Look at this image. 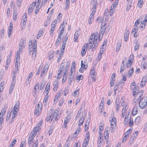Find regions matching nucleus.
Wrapping results in <instances>:
<instances>
[{"label": "nucleus", "instance_id": "nucleus-63", "mask_svg": "<svg viewBox=\"0 0 147 147\" xmlns=\"http://www.w3.org/2000/svg\"><path fill=\"white\" fill-rule=\"evenodd\" d=\"M147 22V19H145L144 20H143L141 22V24H144V28L145 26V25L146 24Z\"/></svg>", "mask_w": 147, "mask_h": 147}, {"label": "nucleus", "instance_id": "nucleus-64", "mask_svg": "<svg viewBox=\"0 0 147 147\" xmlns=\"http://www.w3.org/2000/svg\"><path fill=\"white\" fill-rule=\"evenodd\" d=\"M88 47V45L87 44H84L82 47V49L87 50Z\"/></svg>", "mask_w": 147, "mask_h": 147}, {"label": "nucleus", "instance_id": "nucleus-54", "mask_svg": "<svg viewBox=\"0 0 147 147\" xmlns=\"http://www.w3.org/2000/svg\"><path fill=\"white\" fill-rule=\"evenodd\" d=\"M87 50L82 49L81 51V54L82 56H83L86 54Z\"/></svg>", "mask_w": 147, "mask_h": 147}, {"label": "nucleus", "instance_id": "nucleus-17", "mask_svg": "<svg viewBox=\"0 0 147 147\" xmlns=\"http://www.w3.org/2000/svg\"><path fill=\"white\" fill-rule=\"evenodd\" d=\"M143 93V90H142L141 91H140L139 92L138 91L137 93H136V95L137 96H139V98H138V99H140L141 98V96L142 95Z\"/></svg>", "mask_w": 147, "mask_h": 147}, {"label": "nucleus", "instance_id": "nucleus-23", "mask_svg": "<svg viewBox=\"0 0 147 147\" xmlns=\"http://www.w3.org/2000/svg\"><path fill=\"white\" fill-rule=\"evenodd\" d=\"M111 130H112L113 129H114L116 127V123L112 122H111Z\"/></svg>", "mask_w": 147, "mask_h": 147}, {"label": "nucleus", "instance_id": "nucleus-58", "mask_svg": "<svg viewBox=\"0 0 147 147\" xmlns=\"http://www.w3.org/2000/svg\"><path fill=\"white\" fill-rule=\"evenodd\" d=\"M11 115H12V114H11V113L10 114H9V113H8L7 114V116H6V121H8V120L9 119V118L10 116Z\"/></svg>", "mask_w": 147, "mask_h": 147}, {"label": "nucleus", "instance_id": "nucleus-1", "mask_svg": "<svg viewBox=\"0 0 147 147\" xmlns=\"http://www.w3.org/2000/svg\"><path fill=\"white\" fill-rule=\"evenodd\" d=\"M139 102L140 107L142 109L146 107L147 105V98L146 97H142L140 98Z\"/></svg>", "mask_w": 147, "mask_h": 147}, {"label": "nucleus", "instance_id": "nucleus-53", "mask_svg": "<svg viewBox=\"0 0 147 147\" xmlns=\"http://www.w3.org/2000/svg\"><path fill=\"white\" fill-rule=\"evenodd\" d=\"M134 69L132 67L131 69L129 70L128 71V74L130 75H131L134 72Z\"/></svg>", "mask_w": 147, "mask_h": 147}, {"label": "nucleus", "instance_id": "nucleus-21", "mask_svg": "<svg viewBox=\"0 0 147 147\" xmlns=\"http://www.w3.org/2000/svg\"><path fill=\"white\" fill-rule=\"evenodd\" d=\"M41 6H40L38 4L36 6V9L35 11V13L36 14H37L39 12V10L41 8Z\"/></svg>", "mask_w": 147, "mask_h": 147}, {"label": "nucleus", "instance_id": "nucleus-51", "mask_svg": "<svg viewBox=\"0 0 147 147\" xmlns=\"http://www.w3.org/2000/svg\"><path fill=\"white\" fill-rule=\"evenodd\" d=\"M59 98V97L57 96V95L55 96L54 100V104H55L57 102Z\"/></svg>", "mask_w": 147, "mask_h": 147}, {"label": "nucleus", "instance_id": "nucleus-20", "mask_svg": "<svg viewBox=\"0 0 147 147\" xmlns=\"http://www.w3.org/2000/svg\"><path fill=\"white\" fill-rule=\"evenodd\" d=\"M48 92L47 93L45 97L44 98L43 100L44 105L45 106H46L47 105V100L48 97Z\"/></svg>", "mask_w": 147, "mask_h": 147}, {"label": "nucleus", "instance_id": "nucleus-14", "mask_svg": "<svg viewBox=\"0 0 147 147\" xmlns=\"http://www.w3.org/2000/svg\"><path fill=\"white\" fill-rule=\"evenodd\" d=\"M120 102L119 100H117V99L115 101V108L116 110L118 112L119 111V109L120 106H119Z\"/></svg>", "mask_w": 147, "mask_h": 147}, {"label": "nucleus", "instance_id": "nucleus-35", "mask_svg": "<svg viewBox=\"0 0 147 147\" xmlns=\"http://www.w3.org/2000/svg\"><path fill=\"white\" fill-rule=\"evenodd\" d=\"M119 0H116L115 1L114 3L112 4L113 6V8H114L115 7H116L118 5V3H119Z\"/></svg>", "mask_w": 147, "mask_h": 147}, {"label": "nucleus", "instance_id": "nucleus-62", "mask_svg": "<svg viewBox=\"0 0 147 147\" xmlns=\"http://www.w3.org/2000/svg\"><path fill=\"white\" fill-rule=\"evenodd\" d=\"M64 102L63 98L61 99L59 101V105L60 106H61Z\"/></svg>", "mask_w": 147, "mask_h": 147}, {"label": "nucleus", "instance_id": "nucleus-31", "mask_svg": "<svg viewBox=\"0 0 147 147\" xmlns=\"http://www.w3.org/2000/svg\"><path fill=\"white\" fill-rule=\"evenodd\" d=\"M32 75H33V72H31L29 74V76L28 77L27 79H26V80L28 81V83H29L31 81V80H30V81L29 80V79L31 78L32 77Z\"/></svg>", "mask_w": 147, "mask_h": 147}, {"label": "nucleus", "instance_id": "nucleus-32", "mask_svg": "<svg viewBox=\"0 0 147 147\" xmlns=\"http://www.w3.org/2000/svg\"><path fill=\"white\" fill-rule=\"evenodd\" d=\"M22 20H23V21L22 22V24L23 25H22L21 26L22 28H24L25 27L27 19L22 18Z\"/></svg>", "mask_w": 147, "mask_h": 147}, {"label": "nucleus", "instance_id": "nucleus-13", "mask_svg": "<svg viewBox=\"0 0 147 147\" xmlns=\"http://www.w3.org/2000/svg\"><path fill=\"white\" fill-rule=\"evenodd\" d=\"M67 71L66 70L65 72H64V74L63 76L62 80V82L63 83H64L66 81L67 77V74H66Z\"/></svg>", "mask_w": 147, "mask_h": 147}, {"label": "nucleus", "instance_id": "nucleus-6", "mask_svg": "<svg viewBox=\"0 0 147 147\" xmlns=\"http://www.w3.org/2000/svg\"><path fill=\"white\" fill-rule=\"evenodd\" d=\"M97 4V1H96L94 3H93V5L92 9V14H94L96 11V6Z\"/></svg>", "mask_w": 147, "mask_h": 147}, {"label": "nucleus", "instance_id": "nucleus-46", "mask_svg": "<svg viewBox=\"0 0 147 147\" xmlns=\"http://www.w3.org/2000/svg\"><path fill=\"white\" fill-rule=\"evenodd\" d=\"M79 89L75 91L74 93L73 96L75 97L77 95H78L79 94Z\"/></svg>", "mask_w": 147, "mask_h": 147}, {"label": "nucleus", "instance_id": "nucleus-27", "mask_svg": "<svg viewBox=\"0 0 147 147\" xmlns=\"http://www.w3.org/2000/svg\"><path fill=\"white\" fill-rule=\"evenodd\" d=\"M59 84L58 83V82L56 80H55L54 83V90H57V89L58 88V86Z\"/></svg>", "mask_w": 147, "mask_h": 147}, {"label": "nucleus", "instance_id": "nucleus-47", "mask_svg": "<svg viewBox=\"0 0 147 147\" xmlns=\"http://www.w3.org/2000/svg\"><path fill=\"white\" fill-rule=\"evenodd\" d=\"M28 44V48H32L33 46H32V40L29 41Z\"/></svg>", "mask_w": 147, "mask_h": 147}, {"label": "nucleus", "instance_id": "nucleus-26", "mask_svg": "<svg viewBox=\"0 0 147 147\" xmlns=\"http://www.w3.org/2000/svg\"><path fill=\"white\" fill-rule=\"evenodd\" d=\"M141 121L140 117L139 116L137 117L135 119L134 122L136 123V124H138Z\"/></svg>", "mask_w": 147, "mask_h": 147}, {"label": "nucleus", "instance_id": "nucleus-24", "mask_svg": "<svg viewBox=\"0 0 147 147\" xmlns=\"http://www.w3.org/2000/svg\"><path fill=\"white\" fill-rule=\"evenodd\" d=\"M79 35L78 33V31H76L74 35V41L75 42H76V40L78 39Z\"/></svg>", "mask_w": 147, "mask_h": 147}, {"label": "nucleus", "instance_id": "nucleus-22", "mask_svg": "<svg viewBox=\"0 0 147 147\" xmlns=\"http://www.w3.org/2000/svg\"><path fill=\"white\" fill-rule=\"evenodd\" d=\"M36 53V49H32V57L35 59Z\"/></svg>", "mask_w": 147, "mask_h": 147}, {"label": "nucleus", "instance_id": "nucleus-9", "mask_svg": "<svg viewBox=\"0 0 147 147\" xmlns=\"http://www.w3.org/2000/svg\"><path fill=\"white\" fill-rule=\"evenodd\" d=\"M129 35V31L128 30L126 31L124 35V39L125 41H127L128 40V36Z\"/></svg>", "mask_w": 147, "mask_h": 147}, {"label": "nucleus", "instance_id": "nucleus-4", "mask_svg": "<svg viewBox=\"0 0 147 147\" xmlns=\"http://www.w3.org/2000/svg\"><path fill=\"white\" fill-rule=\"evenodd\" d=\"M97 40V38H96L95 41H94L93 42V44L92 43L90 44V49H92V50L93 51L95 50V49L98 46Z\"/></svg>", "mask_w": 147, "mask_h": 147}, {"label": "nucleus", "instance_id": "nucleus-43", "mask_svg": "<svg viewBox=\"0 0 147 147\" xmlns=\"http://www.w3.org/2000/svg\"><path fill=\"white\" fill-rule=\"evenodd\" d=\"M70 63V61H68L66 65V67L65 68V70L64 72H65L66 70L67 71V72L68 70V67L69 66V64Z\"/></svg>", "mask_w": 147, "mask_h": 147}, {"label": "nucleus", "instance_id": "nucleus-49", "mask_svg": "<svg viewBox=\"0 0 147 147\" xmlns=\"http://www.w3.org/2000/svg\"><path fill=\"white\" fill-rule=\"evenodd\" d=\"M131 129H129L125 133V135L128 136L129 137V135L131 133Z\"/></svg>", "mask_w": 147, "mask_h": 147}, {"label": "nucleus", "instance_id": "nucleus-8", "mask_svg": "<svg viewBox=\"0 0 147 147\" xmlns=\"http://www.w3.org/2000/svg\"><path fill=\"white\" fill-rule=\"evenodd\" d=\"M57 115H56L54 114H53L51 115V121H57L58 120V118L57 117Z\"/></svg>", "mask_w": 147, "mask_h": 147}, {"label": "nucleus", "instance_id": "nucleus-33", "mask_svg": "<svg viewBox=\"0 0 147 147\" xmlns=\"http://www.w3.org/2000/svg\"><path fill=\"white\" fill-rule=\"evenodd\" d=\"M84 117L83 116L82 118L80 119L78 123L79 126H80L82 124L84 119Z\"/></svg>", "mask_w": 147, "mask_h": 147}, {"label": "nucleus", "instance_id": "nucleus-10", "mask_svg": "<svg viewBox=\"0 0 147 147\" xmlns=\"http://www.w3.org/2000/svg\"><path fill=\"white\" fill-rule=\"evenodd\" d=\"M34 3L33 2L32 3V4H31L30 5V7L28 9V13L29 15H30L31 13L32 12L33 9V7L34 6V5H33Z\"/></svg>", "mask_w": 147, "mask_h": 147}, {"label": "nucleus", "instance_id": "nucleus-18", "mask_svg": "<svg viewBox=\"0 0 147 147\" xmlns=\"http://www.w3.org/2000/svg\"><path fill=\"white\" fill-rule=\"evenodd\" d=\"M40 129V127H34L32 131V132L31 133H36V134L37 132Z\"/></svg>", "mask_w": 147, "mask_h": 147}, {"label": "nucleus", "instance_id": "nucleus-37", "mask_svg": "<svg viewBox=\"0 0 147 147\" xmlns=\"http://www.w3.org/2000/svg\"><path fill=\"white\" fill-rule=\"evenodd\" d=\"M133 95L134 96L135 95H136V93H137V92L138 91V90H137V88L136 87H134L133 89Z\"/></svg>", "mask_w": 147, "mask_h": 147}, {"label": "nucleus", "instance_id": "nucleus-48", "mask_svg": "<svg viewBox=\"0 0 147 147\" xmlns=\"http://www.w3.org/2000/svg\"><path fill=\"white\" fill-rule=\"evenodd\" d=\"M137 110L136 109V108H134L133 111L132 115L133 116L135 115L137 113Z\"/></svg>", "mask_w": 147, "mask_h": 147}, {"label": "nucleus", "instance_id": "nucleus-38", "mask_svg": "<svg viewBox=\"0 0 147 147\" xmlns=\"http://www.w3.org/2000/svg\"><path fill=\"white\" fill-rule=\"evenodd\" d=\"M81 66L82 67H83V68L85 69H87V65L83 63V61L82 60L81 61Z\"/></svg>", "mask_w": 147, "mask_h": 147}, {"label": "nucleus", "instance_id": "nucleus-61", "mask_svg": "<svg viewBox=\"0 0 147 147\" xmlns=\"http://www.w3.org/2000/svg\"><path fill=\"white\" fill-rule=\"evenodd\" d=\"M38 144V140H37L35 141L34 144L33 145L32 147H37Z\"/></svg>", "mask_w": 147, "mask_h": 147}, {"label": "nucleus", "instance_id": "nucleus-55", "mask_svg": "<svg viewBox=\"0 0 147 147\" xmlns=\"http://www.w3.org/2000/svg\"><path fill=\"white\" fill-rule=\"evenodd\" d=\"M89 135L90 134L89 133V132H88L86 134V137H85V140H89Z\"/></svg>", "mask_w": 147, "mask_h": 147}, {"label": "nucleus", "instance_id": "nucleus-57", "mask_svg": "<svg viewBox=\"0 0 147 147\" xmlns=\"http://www.w3.org/2000/svg\"><path fill=\"white\" fill-rule=\"evenodd\" d=\"M42 67L40 66V67H39L38 69V71L36 73V75L38 74L40 72L41 70L42 69Z\"/></svg>", "mask_w": 147, "mask_h": 147}, {"label": "nucleus", "instance_id": "nucleus-40", "mask_svg": "<svg viewBox=\"0 0 147 147\" xmlns=\"http://www.w3.org/2000/svg\"><path fill=\"white\" fill-rule=\"evenodd\" d=\"M57 20H54L52 22L51 24V27H54L55 28V24H57Z\"/></svg>", "mask_w": 147, "mask_h": 147}, {"label": "nucleus", "instance_id": "nucleus-29", "mask_svg": "<svg viewBox=\"0 0 147 147\" xmlns=\"http://www.w3.org/2000/svg\"><path fill=\"white\" fill-rule=\"evenodd\" d=\"M123 77L122 79L120 81V83L121 84H123L124 83L125 81L126 80V76H124V75H123Z\"/></svg>", "mask_w": 147, "mask_h": 147}, {"label": "nucleus", "instance_id": "nucleus-34", "mask_svg": "<svg viewBox=\"0 0 147 147\" xmlns=\"http://www.w3.org/2000/svg\"><path fill=\"white\" fill-rule=\"evenodd\" d=\"M42 30H40L37 36V38L38 39V38H40L41 36L42 35L43 33H42Z\"/></svg>", "mask_w": 147, "mask_h": 147}, {"label": "nucleus", "instance_id": "nucleus-36", "mask_svg": "<svg viewBox=\"0 0 147 147\" xmlns=\"http://www.w3.org/2000/svg\"><path fill=\"white\" fill-rule=\"evenodd\" d=\"M121 46V43L120 42L118 43L117 45V47L116 48V52H118L119 51L120 49V47Z\"/></svg>", "mask_w": 147, "mask_h": 147}, {"label": "nucleus", "instance_id": "nucleus-42", "mask_svg": "<svg viewBox=\"0 0 147 147\" xmlns=\"http://www.w3.org/2000/svg\"><path fill=\"white\" fill-rule=\"evenodd\" d=\"M73 76L72 75H69V84H71V82L73 80Z\"/></svg>", "mask_w": 147, "mask_h": 147}, {"label": "nucleus", "instance_id": "nucleus-56", "mask_svg": "<svg viewBox=\"0 0 147 147\" xmlns=\"http://www.w3.org/2000/svg\"><path fill=\"white\" fill-rule=\"evenodd\" d=\"M53 127L52 126H51L49 129V135H50L51 134H52L53 131Z\"/></svg>", "mask_w": 147, "mask_h": 147}, {"label": "nucleus", "instance_id": "nucleus-50", "mask_svg": "<svg viewBox=\"0 0 147 147\" xmlns=\"http://www.w3.org/2000/svg\"><path fill=\"white\" fill-rule=\"evenodd\" d=\"M94 34V35H96V38H97V40L98 39V36L99 37V41H100L101 40V38H100V35L101 36V35L99 34V35H98V33L97 32H96L95 34Z\"/></svg>", "mask_w": 147, "mask_h": 147}, {"label": "nucleus", "instance_id": "nucleus-30", "mask_svg": "<svg viewBox=\"0 0 147 147\" xmlns=\"http://www.w3.org/2000/svg\"><path fill=\"white\" fill-rule=\"evenodd\" d=\"M18 15L17 11L14 10L13 12V18L15 20L17 18V15Z\"/></svg>", "mask_w": 147, "mask_h": 147}, {"label": "nucleus", "instance_id": "nucleus-12", "mask_svg": "<svg viewBox=\"0 0 147 147\" xmlns=\"http://www.w3.org/2000/svg\"><path fill=\"white\" fill-rule=\"evenodd\" d=\"M41 107H40L39 109H36L34 111V114L35 115H36V116H38L40 114V112L41 111Z\"/></svg>", "mask_w": 147, "mask_h": 147}, {"label": "nucleus", "instance_id": "nucleus-41", "mask_svg": "<svg viewBox=\"0 0 147 147\" xmlns=\"http://www.w3.org/2000/svg\"><path fill=\"white\" fill-rule=\"evenodd\" d=\"M61 39L57 38L55 43V45L56 46H57L60 44L61 42Z\"/></svg>", "mask_w": 147, "mask_h": 147}, {"label": "nucleus", "instance_id": "nucleus-28", "mask_svg": "<svg viewBox=\"0 0 147 147\" xmlns=\"http://www.w3.org/2000/svg\"><path fill=\"white\" fill-rule=\"evenodd\" d=\"M143 3V0H138V5L139 8H140L142 7Z\"/></svg>", "mask_w": 147, "mask_h": 147}, {"label": "nucleus", "instance_id": "nucleus-39", "mask_svg": "<svg viewBox=\"0 0 147 147\" xmlns=\"http://www.w3.org/2000/svg\"><path fill=\"white\" fill-rule=\"evenodd\" d=\"M17 55H16V61H18L20 60V52L18 51L17 52Z\"/></svg>", "mask_w": 147, "mask_h": 147}, {"label": "nucleus", "instance_id": "nucleus-60", "mask_svg": "<svg viewBox=\"0 0 147 147\" xmlns=\"http://www.w3.org/2000/svg\"><path fill=\"white\" fill-rule=\"evenodd\" d=\"M37 48V43L36 41H35L34 42L33 45V47L32 49H36Z\"/></svg>", "mask_w": 147, "mask_h": 147}, {"label": "nucleus", "instance_id": "nucleus-16", "mask_svg": "<svg viewBox=\"0 0 147 147\" xmlns=\"http://www.w3.org/2000/svg\"><path fill=\"white\" fill-rule=\"evenodd\" d=\"M47 67H46V65H45V66H44L43 69L42 71V72L41 74L40 75V76H44V74H43L45 72V71H46L47 72V71L48 67V65L47 64Z\"/></svg>", "mask_w": 147, "mask_h": 147}, {"label": "nucleus", "instance_id": "nucleus-19", "mask_svg": "<svg viewBox=\"0 0 147 147\" xmlns=\"http://www.w3.org/2000/svg\"><path fill=\"white\" fill-rule=\"evenodd\" d=\"M94 15V14H92V12H91V14L89 18L88 22L90 24H91L92 21L93 20Z\"/></svg>", "mask_w": 147, "mask_h": 147}, {"label": "nucleus", "instance_id": "nucleus-52", "mask_svg": "<svg viewBox=\"0 0 147 147\" xmlns=\"http://www.w3.org/2000/svg\"><path fill=\"white\" fill-rule=\"evenodd\" d=\"M13 28H9L8 31V36L9 37L11 35V33L12 31Z\"/></svg>", "mask_w": 147, "mask_h": 147}, {"label": "nucleus", "instance_id": "nucleus-59", "mask_svg": "<svg viewBox=\"0 0 147 147\" xmlns=\"http://www.w3.org/2000/svg\"><path fill=\"white\" fill-rule=\"evenodd\" d=\"M142 81L145 83L147 81V77L146 76L143 77L142 79Z\"/></svg>", "mask_w": 147, "mask_h": 147}, {"label": "nucleus", "instance_id": "nucleus-7", "mask_svg": "<svg viewBox=\"0 0 147 147\" xmlns=\"http://www.w3.org/2000/svg\"><path fill=\"white\" fill-rule=\"evenodd\" d=\"M96 35H94L93 34H92L90 36L89 44V45L92 43L94 41H95L96 39Z\"/></svg>", "mask_w": 147, "mask_h": 147}, {"label": "nucleus", "instance_id": "nucleus-15", "mask_svg": "<svg viewBox=\"0 0 147 147\" xmlns=\"http://www.w3.org/2000/svg\"><path fill=\"white\" fill-rule=\"evenodd\" d=\"M70 119V116L69 115H68L65 118L64 124H67L69 121Z\"/></svg>", "mask_w": 147, "mask_h": 147}, {"label": "nucleus", "instance_id": "nucleus-45", "mask_svg": "<svg viewBox=\"0 0 147 147\" xmlns=\"http://www.w3.org/2000/svg\"><path fill=\"white\" fill-rule=\"evenodd\" d=\"M115 80L114 79H112L110 82V84L111 86H112L114 84Z\"/></svg>", "mask_w": 147, "mask_h": 147}, {"label": "nucleus", "instance_id": "nucleus-11", "mask_svg": "<svg viewBox=\"0 0 147 147\" xmlns=\"http://www.w3.org/2000/svg\"><path fill=\"white\" fill-rule=\"evenodd\" d=\"M36 135V133H31L30 135L29 136L28 138V140H30L31 141H34V139Z\"/></svg>", "mask_w": 147, "mask_h": 147}, {"label": "nucleus", "instance_id": "nucleus-25", "mask_svg": "<svg viewBox=\"0 0 147 147\" xmlns=\"http://www.w3.org/2000/svg\"><path fill=\"white\" fill-rule=\"evenodd\" d=\"M14 84L13 82H11V86L10 87V88L9 91V93H11L13 90V88L14 87Z\"/></svg>", "mask_w": 147, "mask_h": 147}, {"label": "nucleus", "instance_id": "nucleus-44", "mask_svg": "<svg viewBox=\"0 0 147 147\" xmlns=\"http://www.w3.org/2000/svg\"><path fill=\"white\" fill-rule=\"evenodd\" d=\"M129 137L128 136L125 135V136L123 137L122 142L123 143Z\"/></svg>", "mask_w": 147, "mask_h": 147}, {"label": "nucleus", "instance_id": "nucleus-2", "mask_svg": "<svg viewBox=\"0 0 147 147\" xmlns=\"http://www.w3.org/2000/svg\"><path fill=\"white\" fill-rule=\"evenodd\" d=\"M20 103L18 102H16L13 108V110L11 111V114L12 115V119L15 118L16 116L17 115L18 110L19 108Z\"/></svg>", "mask_w": 147, "mask_h": 147}, {"label": "nucleus", "instance_id": "nucleus-5", "mask_svg": "<svg viewBox=\"0 0 147 147\" xmlns=\"http://www.w3.org/2000/svg\"><path fill=\"white\" fill-rule=\"evenodd\" d=\"M106 24L105 23L102 26L100 30L99 34L100 35H101V36H102L101 37H102L105 31L106 27L105 26Z\"/></svg>", "mask_w": 147, "mask_h": 147}, {"label": "nucleus", "instance_id": "nucleus-3", "mask_svg": "<svg viewBox=\"0 0 147 147\" xmlns=\"http://www.w3.org/2000/svg\"><path fill=\"white\" fill-rule=\"evenodd\" d=\"M91 77L94 80V82H95L96 79V76L95 74V71L94 67H92L91 69L90 72Z\"/></svg>", "mask_w": 147, "mask_h": 147}]
</instances>
